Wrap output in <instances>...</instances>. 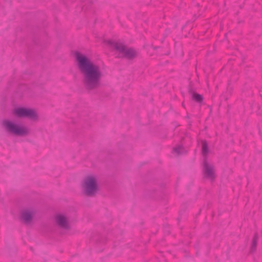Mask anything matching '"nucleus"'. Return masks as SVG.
Instances as JSON below:
<instances>
[{
  "label": "nucleus",
  "mask_w": 262,
  "mask_h": 262,
  "mask_svg": "<svg viewBox=\"0 0 262 262\" xmlns=\"http://www.w3.org/2000/svg\"><path fill=\"white\" fill-rule=\"evenodd\" d=\"M74 56L77 68L82 75V83L89 93L97 91L101 86L103 74L99 66L81 53L76 51Z\"/></svg>",
  "instance_id": "f257e3e1"
},
{
  "label": "nucleus",
  "mask_w": 262,
  "mask_h": 262,
  "mask_svg": "<svg viewBox=\"0 0 262 262\" xmlns=\"http://www.w3.org/2000/svg\"><path fill=\"white\" fill-rule=\"evenodd\" d=\"M107 44L118 52V57L124 58L128 60H133L138 56V52L133 48H128L121 42L112 40L107 41Z\"/></svg>",
  "instance_id": "f03ea898"
},
{
  "label": "nucleus",
  "mask_w": 262,
  "mask_h": 262,
  "mask_svg": "<svg viewBox=\"0 0 262 262\" xmlns=\"http://www.w3.org/2000/svg\"><path fill=\"white\" fill-rule=\"evenodd\" d=\"M83 193L88 197H94L99 191L96 178L92 176L85 178L82 185Z\"/></svg>",
  "instance_id": "7ed1b4c3"
},
{
  "label": "nucleus",
  "mask_w": 262,
  "mask_h": 262,
  "mask_svg": "<svg viewBox=\"0 0 262 262\" xmlns=\"http://www.w3.org/2000/svg\"><path fill=\"white\" fill-rule=\"evenodd\" d=\"M2 125L7 132L17 136H26L30 133L29 129L26 127L19 126L9 120H3Z\"/></svg>",
  "instance_id": "20e7f679"
},
{
  "label": "nucleus",
  "mask_w": 262,
  "mask_h": 262,
  "mask_svg": "<svg viewBox=\"0 0 262 262\" xmlns=\"http://www.w3.org/2000/svg\"><path fill=\"white\" fill-rule=\"evenodd\" d=\"M203 177L205 179L214 182L216 178L215 169L213 164L209 163L207 158H204L202 169Z\"/></svg>",
  "instance_id": "39448f33"
},
{
  "label": "nucleus",
  "mask_w": 262,
  "mask_h": 262,
  "mask_svg": "<svg viewBox=\"0 0 262 262\" xmlns=\"http://www.w3.org/2000/svg\"><path fill=\"white\" fill-rule=\"evenodd\" d=\"M15 115L19 118L27 117L32 120L37 119V115L32 109L24 107L18 108L15 110Z\"/></svg>",
  "instance_id": "423d86ee"
},
{
  "label": "nucleus",
  "mask_w": 262,
  "mask_h": 262,
  "mask_svg": "<svg viewBox=\"0 0 262 262\" xmlns=\"http://www.w3.org/2000/svg\"><path fill=\"white\" fill-rule=\"evenodd\" d=\"M57 225L62 229L69 230L70 228L69 220L63 214H57L55 217Z\"/></svg>",
  "instance_id": "0eeeda50"
},
{
  "label": "nucleus",
  "mask_w": 262,
  "mask_h": 262,
  "mask_svg": "<svg viewBox=\"0 0 262 262\" xmlns=\"http://www.w3.org/2000/svg\"><path fill=\"white\" fill-rule=\"evenodd\" d=\"M34 214L35 212L33 210H23L20 213V220L25 224H29L32 222Z\"/></svg>",
  "instance_id": "6e6552de"
},
{
  "label": "nucleus",
  "mask_w": 262,
  "mask_h": 262,
  "mask_svg": "<svg viewBox=\"0 0 262 262\" xmlns=\"http://www.w3.org/2000/svg\"><path fill=\"white\" fill-rule=\"evenodd\" d=\"M189 93L191 95V98L195 101L201 103L203 100V97L202 95L198 94L192 90V88H189L188 90Z\"/></svg>",
  "instance_id": "1a4fd4ad"
},
{
  "label": "nucleus",
  "mask_w": 262,
  "mask_h": 262,
  "mask_svg": "<svg viewBox=\"0 0 262 262\" xmlns=\"http://www.w3.org/2000/svg\"><path fill=\"white\" fill-rule=\"evenodd\" d=\"M258 239V235L257 233H255L254 235L252 241V244L250 248V250L251 252H254L256 250V247L257 244V241Z\"/></svg>",
  "instance_id": "9d476101"
},
{
  "label": "nucleus",
  "mask_w": 262,
  "mask_h": 262,
  "mask_svg": "<svg viewBox=\"0 0 262 262\" xmlns=\"http://www.w3.org/2000/svg\"><path fill=\"white\" fill-rule=\"evenodd\" d=\"M202 155L204 156V158H207V155L209 152V148L208 145L207 141L206 140H203L202 141Z\"/></svg>",
  "instance_id": "9b49d317"
},
{
  "label": "nucleus",
  "mask_w": 262,
  "mask_h": 262,
  "mask_svg": "<svg viewBox=\"0 0 262 262\" xmlns=\"http://www.w3.org/2000/svg\"><path fill=\"white\" fill-rule=\"evenodd\" d=\"M173 151L178 156L184 152V148L182 145H178L173 148Z\"/></svg>",
  "instance_id": "f8f14e48"
}]
</instances>
